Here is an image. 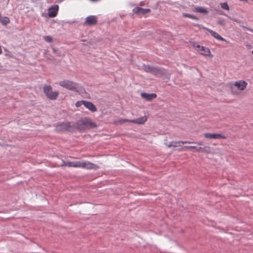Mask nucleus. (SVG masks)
Returning <instances> with one entry per match:
<instances>
[{
    "label": "nucleus",
    "mask_w": 253,
    "mask_h": 253,
    "mask_svg": "<svg viewBox=\"0 0 253 253\" xmlns=\"http://www.w3.org/2000/svg\"><path fill=\"white\" fill-rule=\"evenodd\" d=\"M62 166L68 167L81 168L86 169H96L97 167L88 161H74V162H63Z\"/></svg>",
    "instance_id": "f257e3e1"
},
{
    "label": "nucleus",
    "mask_w": 253,
    "mask_h": 253,
    "mask_svg": "<svg viewBox=\"0 0 253 253\" xmlns=\"http://www.w3.org/2000/svg\"><path fill=\"white\" fill-rule=\"evenodd\" d=\"M59 85L68 89L76 91L80 94H82L84 92V89L82 86L76 83L68 80L60 82L59 83Z\"/></svg>",
    "instance_id": "f03ea898"
},
{
    "label": "nucleus",
    "mask_w": 253,
    "mask_h": 253,
    "mask_svg": "<svg viewBox=\"0 0 253 253\" xmlns=\"http://www.w3.org/2000/svg\"><path fill=\"white\" fill-rule=\"evenodd\" d=\"M192 46L196 49L198 52L200 54L205 56H208L210 57H212V55L211 54L210 50L208 47H206L203 46H201L195 42H191Z\"/></svg>",
    "instance_id": "7ed1b4c3"
},
{
    "label": "nucleus",
    "mask_w": 253,
    "mask_h": 253,
    "mask_svg": "<svg viewBox=\"0 0 253 253\" xmlns=\"http://www.w3.org/2000/svg\"><path fill=\"white\" fill-rule=\"evenodd\" d=\"M78 125L79 127L83 129L93 128L96 126L92 120L88 118H84L79 120Z\"/></svg>",
    "instance_id": "20e7f679"
},
{
    "label": "nucleus",
    "mask_w": 253,
    "mask_h": 253,
    "mask_svg": "<svg viewBox=\"0 0 253 253\" xmlns=\"http://www.w3.org/2000/svg\"><path fill=\"white\" fill-rule=\"evenodd\" d=\"M43 90L46 96L50 99H55L58 95V92L57 91H52L50 86H44Z\"/></svg>",
    "instance_id": "39448f33"
},
{
    "label": "nucleus",
    "mask_w": 253,
    "mask_h": 253,
    "mask_svg": "<svg viewBox=\"0 0 253 253\" xmlns=\"http://www.w3.org/2000/svg\"><path fill=\"white\" fill-rule=\"evenodd\" d=\"M248 85V83L244 80H239L235 82L234 84L233 87H235L239 91L244 90Z\"/></svg>",
    "instance_id": "423d86ee"
},
{
    "label": "nucleus",
    "mask_w": 253,
    "mask_h": 253,
    "mask_svg": "<svg viewBox=\"0 0 253 253\" xmlns=\"http://www.w3.org/2000/svg\"><path fill=\"white\" fill-rule=\"evenodd\" d=\"M204 136L205 138L210 139H225L226 137L221 134L205 133Z\"/></svg>",
    "instance_id": "0eeeda50"
},
{
    "label": "nucleus",
    "mask_w": 253,
    "mask_h": 253,
    "mask_svg": "<svg viewBox=\"0 0 253 253\" xmlns=\"http://www.w3.org/2000/svg\"><path fill=\"white\" fill-rule=\"evenodd\" d=\"M59 6L58 5H54L50 7H49L48 9V15L50 17H54L56 16L58 11Z\"/></svg>",
    "instance_id": "6e6552de"
},
{
    "label": "nucleus",
    "mask_w": 253,
    "mask_h": 253,
    "mask_svg": "<svg viewBox=\"0 0 253 253\" xmlns=\"http://www.w3.org/2000/svg\"><path fill=\"white\" fill-rule=\"evenodd\" d=\"M146 121L147 117L146 116H143L136 119L126 120V121H128V122L136 124L138 125L144 124L146 122Z\"/></svg>",
    "instance_id": "1a4fd4ad"
},
{
    "label": "nucleus",
    "mask_w": 253,
    "mask_h": 253,
    "mask_svg": "<svg viewBox=\"0 0 253 253\" xmlns=\"http://www.w3.org/2000/svg\"><path fill=\"white\" fill-rule=\"evenodd\" d=\"M97 22V17L94 15H91L87 17L85 19V24L91 25L96 24Z\"/></svg>",
    "instance_id": "9d476101"
},
{
    "label": "nucleus",
    "mask_w": 253,
    "mask_h": 253,
    "mask_svg": "<svg viewBox=\"0 0 253 253\" xmlns=\"http://www.w3.org/2000/svg\"><path fill=\"white\" fill-rule=\"evenodd\" d=\"M141 96L147 101H151L152 99L155 98L157 97V95L155 93H141Z\"/></svg>",
    "instance_id": "9b49d317"
},
{
    "label": "nucleus",
    "mask_w": 253,
    "mask_h": 253,
    "mask_svg": "<svg viewBox=\"0 0 253 253\" xmlns=\"http://www.w3.org/2000/svg\"><path fill=\"white\" fill-rule=\"evenodd\" d=\"M205 29L208 32H209L212 35V36L214 38L216 39L217 40L221 41H226L225 39H224L221 36H220L217 33L208 28H205Z\"/></svg>",
    "instance_id": "f8f14e48"
},
{
    "label": "nucleus",
    "mask_w": 253,
    "mask_h": 253,
    "mask_svg": "<svg viewBox=\"0 0 253 253\" xmlns=\"http://www.w3.org/2000/svg\"><path fill=\"white\" fill-rule=\"evenodd\" d=\"M193 12H198L203 14H207L209 12V10L207 8L204 7L197 6L194 8L192 9Z\"/></svg>",
    "instance_id": "ddd939ff"
},
{
    "label": "nucleus",
    "mask_w": 253,
    "mask_h": 253,
    "mask_svg": "<svg viewBox=\"0 0 253 253\" xmlns=\"http://www.w3.org/2000/svg\"><path fill=\"white\" fill-rule=\"evenodd\" d=\"M197 152H202L206 154H209L211 152V148L210 146H206L204 147H200L196 148Z\"/></svg>",
    "instance_id": "4468645a"
},
{
    "label": "nucleus",
    "mask_w": 253,
    "mask_h": 253,
    "mask_svg": "<svg viewBox=\"0 0 253 253\" xmlns=\"http://www.w3.org/2000/svg\"><path fill=\"white\" fill-rule=\"evenodd\" d=\"M84 106L92 112L96 111V107L91 102L84 101Z\"/></svg>",
    "instance_id": "2eb2a0df"
},
{
    "label": "nucleus",
    "mask_w": 253,
    "mask_h": 253,
    "mask_svg": "<svg viewBox=\"0 0 253 253\" xmlns=\"http://www.w3.org/2000/svg\"><path fill=\"white\" fill-rule=\"evenodd\" d=\"M220 5L222 9L227 10V11H229V9H230L229 6L227 2H221L220 3Z\"/></svg>",
    "instance_id": "dca6fc26"
},
{
    "label": "nucleus",
    "mask_w": 253,
    "mask_h": 253,
    "mask_svg": "<svg viewBox=\"0 0 253 253\" xmlns=\"http://www.w3.org/2000/svg\"><path fill=\"white\" fill-rule=\"evenodd\" d=\"M145 70L147 72H151L154 74H156V69L149 66L145 67Z\"/></svg>",
    "instance_id": "f3484780"
},
{
    "label": "nucleus",
    "mask_w": 253,
    "mask_h": 253,
    "mask_svg": "<svg viewBox=\"0 0 253 253\" xmlns=\"http://www.w3.org/2000/svg\"><path fill=\"white\" fill-rule=\"evenodd\" d=\"M141 10V8L139 7H136L134 8H133L132 11L134 13L140 15V11Z\"/></svg>",
    "instance_id": "a211bd4d"
},
{
    "label": "nucleus",
    "mask_w": 253,
    "mask_h": 253,
    "mask_svg": "<svg viewBox=\"0 0 253 253\" xmlns=\"http://www.w3.org/2000/svg\"><path fill=\"white\" fill-rule=\"evenodd\" d=\"M183 16L184 17H188V18H190L191 19H194V20H197L198 19L197 18H196L195 16L191 15L190 14L183 13Z\"/></svg>",
    "instance_id": "6ab92c4d"
},
{
    "label": "nucleus",
    "mask_w": 253,
    "mask_h": 253,
    "mask_svg": "<svg viewBox=\"0 0 253 253\" xmlns=\"http://www.w3.org/2000/svg\"><path fill=\"white\" fill-rule=\"evenodd\" d=\"M150 9H145V8H141V10L140 11V15H144L146 13H148L150 12Z\"/></svg>",
    "instance_id": "aec40b11"
},
{
    "label": "nucleus",
    "mask_w": 253,
    "mask_h": 253,
    "mask_svg": "<svg viewBox=\"0 0 253 253\" xmlns=\"http://www.w3.org/2000/svg\"><path fill=\"white\" fill-rule=\"evenodd\" d=\"M43 39L48 42H51L52 41V38L50 36H44L43 37Z\"/></svg>",
    "instance_id": "412c9836"
},
{
    "label": "nucleus",
    "mask_w": 253,
    "mask_h": 253,
    "mask_svg": "<svg viewBox=\"0 0 253 253\" xmlns=\"http://www.w3.org/2000/svg\"><path fill=\"white\" fill-rule=\"evenodd\" d=\"M173 143H179V142L178 141H172L171 142H169V144L166 143L165 144L169 148H170L172 147V145Z\"/></svg>",
    "instance_id": "4be33fe9"
},
{
    "label": "nucleus",
    "mask_w": 253,
    "mask_h": 253,
    "mask_svg": "<svg viewBox=\"0 0 253 253\" xmlns=\"http://www.w3.org/2000/svg\"><path fill=\"white\" fill-rule=\"evenodd\" d=\"M84 101H83V100L78 101L76 103V106L77 107H81L82 105H84Z\"/></svg>",
    "instance_id": "5701e85b"
},
{
    "label": "nucleus",
    "mask_w": 253,
    "mask_h": 253,
    "mask_svg": "<svg viewBox=\"0 0 253 253\" xmlns=\"http://www.w3.org/2000/svg\"><path fill=\"white\" fill-rule=\"evenodd\" d=\"M52 50H53V52L55 54H56L58 56H62L61 53L59 51H58L57 50H56L55 48H52Z\"/></svg>",
    "instance_id": "b1692460"
},
{
    "label": "nucleus",
    "mask_w": 253,
    "mask_h": 253,
    "mask_svg": "<svg viewBox=\"0 0 253 253\" xmlns=\"http://www.w3.org/2000/svg\"><path fill=\"white\" fill-rule=\"evenodd\" d=\"M223 15H225V16H226L228 18H229L230 19L233 20V21H234L237 23H240V21L239 20H236V19H233L232 18H231V17L230 16H228V15L225 14H222Z\"/></svg>",
    "instance_id": "393cba45"
},
{
    "label": "nucleus",
    "mask_w": 253,
    "mask_h": 253,
    "mask_svg": "<svg viewBox=\"0 0 253 253\" xmlns=\"http://www.w3.org/2000/svg\"><path fill=\"white\" fill-rule=\"evenodd\" d=\"M184 147L186 149H196V146H185Z\"/></svg>",
    "instance_id": "a878e982"
},
{
    "label": "nucleus",
    "mask_w": 253,
    "mask_h": 253,
    "mask_svg": "<svg viewBox=\"0 0 253 253\" xmlns=\"http://www.w3.org/2000/svg\"><path fill=\"white\" fill-rule=\"evenodd\" d=\"M126 120H127V119H126V120L121 119V120H119V122L120 123H125V122H128V121H126Z\"/></svg>",
    "instance_id": "bb28decb"
},
{
    "label": "nucleus",
    "mask_w": 253,
    "mask_h": 253,
    "mask_svg": "<svg viewBox=\"0 0 253 253\" xmlns=\"http://www.w3.org/2000/svg\"><path fill=\"white\" fill-rule=\"evenodd\" d=\"M179 142V143H182V144H188V141H178Z\"/></svg>",
    "instance_id": "cd10ccee"
},
{
    "label": "nucleus",
    "mask_w": 253,
    "mask_h": 253,
    "mask_svg": "<svg viewBox=\"0 0 253 253\" xmlns=\"http://www.w3.org/2000/svg\"><path fill=\"white\" fill-rule=\"evenodd\" d=\"M232 92L235 94H238V92L237 91L234 90L233 88L232 89Z\"/></svg>",
    "instance_id": "c85d7f7f"
},
{
    "label": "nucleus",
    "mask_w": 253,
    "mask_h": 253,
    "mask_svg": "<svg viewBox=\"0 0 253 253\" xmlns=\"http://www.w3.org/2000/svg\"><path fill=\"white\" fill-rule=\"evenodd\" d=\"M243 28L244 29H246L247 30H249V31H250L251 32H253V30H252L251 29H250V28H247V27H243Z\"/></svg>",
    "instance_id": "c756f323"
},
{
    "label": "nucleus",
    "mask_w": 253,
    "mask_h": 253,
    "mask_svg": "<svg viewBox=\"0 0 253 253\" xmlns=\"http://www.w3.org/2000/svg\"><path fill=\"white\" fill-rule=\"evenodd\" d=\"M178 144V143H173V145H172V147H177V146H178V145H177V144Z\"/></svg>",
    "instance_id": "7c9ffc66"
},
{
    "label": "nucleus",
    "mask_w": 253,
    "mask_h": 253,
    "mask_svg": "<svg viewBox=\"0 0 253 253\" xmlns=\"http://www.w3.org/2000/svg\"><path fill=\"white\" fill-rule=\"evenodd\" d=\"M195 144H197L199 145H202V142H196Z\"/></svg>",
    "instance_id": "2f4dec72"
},
{
    "label": "nucleus",
    "mask_w": 253,
    "mask_h": 253,
    "mask_svg": "<svg viewBox=\"0 0 253 253\" xmlns=\"http://www.w3.org/2000/svg\"><path fill=\"white\" fill-rule=\"evenodd\" d=\"M192 143H194V144H195V143H196V142H190V141H188V144H192Z\"/></svg>",
    "instance_id": "473e14b6"
},
{
    "label": "nucleus",
    "mask_w": 253,
    "mask_h": 253,
    "mask_svg": "<svg viewBox=\"0 0 253 253\" xmlns=\"http://www.w3.org/2000/svg\"><path fill=\"white\" fill-rule=\"evenodd\" d=\"M2 53V48L0 46V54Z\"/></svg>",
    "instance_id": "72a5a7b5"
},
{
    "label": "nucleus",
    "mask_w": 253,
    "mask_h": 253,
    "mask_svg": "<svg viewBox=\"0 0 253 253\" xmlns=\"http://www.w3.org/2000/svg\"><path fill=\"white\" fill-rule=\"evenodd\" d=\"M6 56H9V53H7L5 54Z\"/></svg>",
    "instance_id": "f704fd0d"
},
{
    "label": "nucleus",
    "mask_w": 253,
    "mask_h": 253,
    "mask_svg": "<svg viewBox=\"0 0 253 253\" xmlns=\"http://www.w3.org/2000/svg\"><path fill=\"white\" fill-rule=\"evenodd\" d=\"M140 5H142V3H140Z\"/></svg>",
    "instance_id": "c9c22d12"
},
{
    "label": "nucleus",
    "mask_w": 253,
    "mask_h": 253,
    "mask_svg": "<svg viewBox=\"0 0 253 253\" xmlns=\"http://www.w3.org/2000/svg\"><path fill=\"white\" fill-rule=\"evenodd\" d=\"M218 23H219V24H222L221 22H219Z\"/></svg>",
    "instance_id": "e433bc0d"
},
{
    "label": "nucleus",
    "mask_w": 253,
    "mask_h": 253,
    "mask_svg": "<svg viewBox=\"0 0 253 253\" xmlns=\"http://www.w3.org/2000/svg\"><path fill=\"white\" fill-rule=\"evenodd\" d=\"M252 53L253 54V50H252Z\"/></svg>",
    "instance_id": "4c0bfd02"
}]
</instances>
